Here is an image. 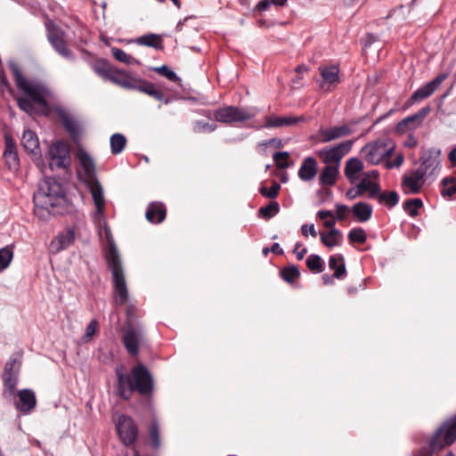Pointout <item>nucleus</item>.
Returning <instances> with one entry per match:
<instances>
[{"mask_svg": "<svg viewBox=\"0 0 456 456\" xmlns=\"http://www.w3.org/2000/svg\"><path fill=\"white\" fill-rule=\"evenodd\" d=\"M167 216L166 206L162 202H151L146 209L145 217L151 224L162 223Z\"/></svg>", "mask_w": 456, "mask_h": 456, "instance_id": "b1692460", "label": "nucleus"}, {"mask_svg": "<svg viewBox=\"0 0 456 456\" xmlns=\"http://www.w3.org/2000/svg\"><path fill=\"white\" fill-rule=\"evenodd\" d=\"M281 191V185L273 182L270 188L261 187L259 192L262 196L269 199H275Z\"/></svg>", "mask_w": 456, "mask_h": 456, "instance_id": "603ef678", "label": "nucleus"}, {"mask_svg": "<svg viewBox=\"0 0 456 456\" xmlns=\"http://www.w3.org/2000/svg\"><path fill=\"white\" fill-rule=\"evenodd\" d=\"M215 118L216 121L228 123V108H221L216 110Z\"/></svg>", "mask_w": 456, "mask_h": 456, "instance_id": "13d9d810", "label": "nucleus"}, {"mask_svg": "<svg viewBox=\"0 0 456 456\" xmlns=\"http://www.w3.org/2000/svg\"><path fill=\"white\" fill-rule=\"evenodd\" d=\"M353 144L354 141L352 140L341 142L330 149L320 151L319 156L323 163L330 164L335 162L338 167V163L351 151Z\"/></svg>", "mask_w": 456, "mask_h": 456, "instance_id": "9b49d317", "label": "nucleus"}, {"mask_svg": "<svg viewBox=\"0 0 456 456\" xmlns=\"http://www.w3.org/2000/svg\"><path fill=\"white\" fill-rule=\"evenodd\" d=\"M395 150L394 145H388L387 142L376 141L367 143L362 152L365 153V159L371 165L379 164L385 158L390 157Z\"/></svg>", "mask_w": 456, "mask_h": 456, "instance_id": "1a4fd4ad", "label": "nucleus"}, {"mask_svg": "<svg viewBox=\"0 0 456 456\" xmlns=\"http://www.w3.org/2000/svg\"><path fill=\"white\" fill-rule=\"evenodd\" d=\"M45 28L47 40L55 52L67 60H74V54L65 40V31L52 20L46 22Z\"/></svg>", "mask_w": 456, "mask_h": 456, "instance_id": "423d86ee", "label": "nucleus"}, {"mask_svg": "<svg viewBox=\"0 0 456 456\" xmlns=\"http://www.w3.org/2000/svg\"><path fill=\"white\" fill-rule=\"evenodd\" d=\"M335 208H336V215H337V216L335 218L338 219V221L346 220V213L348 211V207L344 204H336Z\"/></svg>", "mask_w": 456, "mask_h": 456, "instance_id": "4d7b16f0", "label": "nucleus"}, {"mask_svg": "<svg viewBox=\"0 0 456 456\" xmlns=\"http://www.w3.org/2000/svg\"><path fill=\"white\" fill-rule=\"evenodd\" d=\"M375 199L380 205H385L388 208H393L399 202V195L395 191H379Z\"/></svg>", "mask_w": 456, "mask_h": 456, "instance_id": "f704fd0d", "label": "nucleus"}, {"mask_svg": "<svg viewBox=\"0 0 456 456\" xmlns=\"http://www.w3.org/2000/svg\"><path fill=\"white\" fill-rule=\"evenodd\" d=\"M351 212L358 222L365 223L370 219L373 208L370 203L360 201L352 206Z\"/></svg>", "mask_w": 456, "mask_h": 456, "instance_id": "bb28decb", "label": "nucleus"}, {"mask_svg": "<svg viewBox=\"0 0 456 456\" xmlns=\"http://www.w3.org/2000/svg\"><path fill=\"white\" fill-rule=\"evenodd\" d=\"M116 429L125 446H130L136 441L139 430L137 424L130 416L121 414L118 419Z\"/></svg>", "mask_w": 456, "mask_h": 456, "instance_id": "6e6552de", "label": "nucleus"}, {"mask_svg": "<svg viewBox=\"0 0 456 456\" xmlns=\"http://www.w3.org/2000/svg\"><path fill=\"white\" fill-rule=\"evenodd\" d=\"M126 144V139L122 134H114L110 137V150L114 155L122 152Z\"/></svg>", "mask_w": 456, "mask_h": 456, "instance_id": "37998d69", "label": "nucleus"}, {"mask_svg": "<svg viewBox=\"0 0 456 456\" xmlns=\"http://www.w3.org/2000/svg\"><path fill=\"white\" fill-rule=\"evenodd\" d=\"M75 240V232L71 229L59 232L50 242L49 249L53 254H58L68 248Z\"/></svg>", "mask_w": 456, "mask_h": 456, "instance_id": "412c9836", "label": "nucleus"}, {"mask_svg": "<svg viewBox=\"0 0 456 456\" xmlns=\"http://www.w3.org/2000/svg\"><path fill=\"white\" fill-rule=\"evenodd\" d=\"M456 441V413L446 419L430 439L432 451H440Z\"/></svg>", "mask_w": 456, "mask_h": 456, "instance_id": "39448f33", "label": "nucleus"}, {"mask_svg": "<svg viewBox=\"0 0 456 456\" xmlns=\"http://www.w3.org/2000/svg\"><path fill=\"white\" fill-rule=\"evenodd\" d=\"M317 174V161L313 157H306L304 159L299 169L298 177L304 181L308 182L313 180Z\"/></svg>", "mask_w": 456, "mask_h": 456, "instance_id": "393cba45", "label": "nucleus"}, {"mask_svg": "<svg viewBox=\"0 0 456 456\" xmlns=\"http://www.w3.org/2000/svg\"><path fill=\"white\" fill-rule=\"evenodd\" d=\"M301 243L300 242H297L296 245H295V248L293 249V252L296 254V256H297V260H303L305 255L306 254L307 252V248H302Z\"/></svg>", "mask_w": 456, "mask_h": 456, "instance_id": "e2e57ef3", "label": "nucleus"}, {"mask_svg": "<svg viewBox=\"0 0 456 456\" xmlns=\"http://www.w3.org/2000/svg\"><path fill=\"white\" fill-rule=\"evenodd\" d=\"M13 257L12 248L9 246L0 249V272L6 269L11 264Z\"/></svg>", "mask_w": 456, "mask_h": 456, "instance_id": "09e8293b", "label": "nucleus"}, {"mask_svg": "<svg viewBox=\"0 0 456 456\" xmlns=\"http://www.w3.org/2000/svg\"><path fill=\"white\" fill-rule=\"evenodd\" d=\"M213 125H209L208 122L205 121H198L197 122V128L198 130H204V131H212L214 130Z\"/></svg>", "mask_w": 456, "mask_h": 456, "instance_id": "69168bd1", "label": "nucleus"}, {"mask_svg": "<svg viewBox=\"0 0 456 456\" xmlns=\"http://www.w3.org/2000/svg\"><path fill=\"white\" fill-rule=\"evenodd\" d=\"M10 69L16 87L27 96L16 99L18 107L30 116L37 113L36 106L47 110L48 88L42 83L34 82L25 77L16 63H11Z\"/></svg>", "mask_w": 456, "mask_h": 456, "instance_id": "7ed1b4c3", "label": "nucleus"}, {"mask_svg": "<svg viewBox=\"0 0 456 456\" xmlns=\"http://www.w3.org/2000/svg\"><path fill=\"white\" fill-rule=\"evenodd\" d=\"M329 268L334 272L335 279L342 280L346 276V263L342 254H334L329 257Z\"/></svg>", "mask_w": 456, "mask_h": 456, "instance_id": "a878e982", "label": "nucleus"}, {"mask_svg": "<svg viewBox=\"0 0 456 456\" xmlns=\"http://www.w3.org/2000/svg\"><path fill=\"white\" fill-rule=\"evenodd\" d=\"M319 70L326 84L333 86L339 83V69L338 66L320 67Z\"/></svg>", "mask_w": 456, "mask_h": 456, "instance_id": "7c9ffc66", "label": "nucleus"}, {"mask_svg": "<svg viewBox=\"0 0 456 456\" xmlns=\"http://www.w3.org/2000/svg\"><path fill=\"white\" fill-rule=\"evenodd\" d=\"M35 215L45 218L49 215L62 214L67 206L66 190L61 183L53 177H46L38 186L34 194Z\"/></svg>", "mask_w": 456, "mask_h": 456, "instance_id": "f03ea898", "label": "nucleus"}, {"mask_svg": "<svg viewBox=\"0 0 456 456\" xmlns=\"http://www.w3.org/2000/svg\"><path fill=\"white\" fill-rule=\"evenodd\" d=\"M78 161L83 168L81 180L84 183L97 180L95 165L91 156L84 150L77 152Z\"/></svg>", "mask_w": 456, "mask_h": 456, "instance_id": "aec40b11", "label": "nucleus"}, {"mask_svg": "<svg viewBox=\"0 0 456 456\" xmlns=\"http://www.w3.org/2000/svg\"><path fill=\"white\" fill-rule=\"evenodd\" d=\"M49 167L52 170L67 168L70 165L69 150L61 141H57L49 148Z\"/></svg>", "mask_w": 456, "mask_h": 456, "instance_id": "9d476101", "label": "nucleus"}, {"mask_svg": "<svg viewBox=\"0 0 456 456\" xmlns=\"http://www.w3.org/2000/svg\"><path fill=\"white\" fill-rule=\"evenodd\" d=\"M4 387L9 391V392H13L16 385H17V379L14 377L13 373H9V374H4Z\"/></svg>", "mask_w": 456, "mask_h": 456, "instance_id": "6e6d98bb", "label": "nucleus"}, {"mask_svg": "<svg viewBox=\"0 0 456 456\" xmlns=\"http://www.w3.org/2000/svg\"><path fill=\"white\" fill-rule=\"evenodd\" d=\"M139 92L144 93L158 101H162L165 96L161 90L157 89L153 83L147 80H143Z\"/></svg>", "mask_w": 456, "mask_h": 456, "instance_id": "79ce46f5", "label": "nucleus"}, {"mask_svg": "<svg viewBox=\"0 0 456 456\" xmlns=\"http://www.w3.org/2000/svg\"><path fill=\"white\" fill-rule=\"evenodd\" d=\"M352 134V128L349 125L344 124L328 128H320L318 131L319 140L321 142H329L342 137H346Z\"/></svg>", "mask_w": 456, "mask_h": 456, "instance_id": "f3484780", "label": "nucleus"}, {"mask_svg": "<svg viewBox=\"0 0 456 456\" xmlns=\"http://www.w3.org/2000/svg\"><path fill=\"white\" fill-rule=\"evenodd\" d=\"M99 329V322L97 320L93 319L91 322L87 324L86 328L85 334L81 337V341L84 344H87L94 338V336L97 332Z\"/></svg>", "mask_w": 456, "mask_h": 456, "instance_id": "de8ad7c7", "label": "nucleus"}, {"mask_svg": "<svg viewBox=\"0 0 456 456\" xmlns=\"http://www.w3.org/2000/svg\"><path fill=\"white\" fill-rule=\"evenodd\" d=\"M362 195L363 194H362L361 189H359L358 184H356L355 187H352V188L348 189L347 191L346 192V197L351 200H354L358 197H361Z\"/></svg>", "mask_w": 456, "mask_h": 456, "instance_id": "bf43d9fd", "label": "nucleus"}, {"mask_svg": "<svg viewBox=\"0 0 456 456\" xmlns=\"http://www.w3.org/2000/svg\"><path fill=\"white\" fill-rule=\"evenodd\" d=\"M338 167L328 165L323 167L319 176V183L322 186H332L338 175Z\"/></svg>", "mask_w": 456, "mask_h": 456, "instance_id": "c85d7f7f", "label": "nucleus"}, {"mask_svg": "<svg viewBox=\"0 0 456 456\" xmlns=\"http://www.w3.org/2000/svg\"><path fill=\"white\" fill-rule=\"evenodd\" d=\"M85 185L89 190L94 204L95 206V218L104 219L105 199L103 189L100 182L97 180L86 183Z\"/></svg>", "mask_w": 456, "mask_h": 456, "instance_id": "2eb2a0df", "label": "nucleus"}, {"mask_svg": "<svg viewBox=\"0 0 456 456\" xmlns=\"http://www.w3.org/2000/svg\"><path fill=\"white\" fill-rule=\"evenodd\" d=\"M426 175L425 171L420 168H417L410 175H404L402 179V186L405 193H419L421 190Z\"/></svg>", "mask_w": 456, "mask_h": 456, "instance_id": "dca6fc26", "label": "nucleus"}, {"mask_svg": "<svg viewBox=\"0 0 456 456\" xmlns=\"http://www.w3.org/2000/svg\"><path fill=\"white\" fill-rule=\"evenodd\" d=\"M403 160H404V157L402 153H399L396 155L395 160L392 162V161H387L386 163V167L388 168V169H392L394 167H399L402 166V164L403 163Z\"/></svg>", "mask_w": 456, "mask_h": 456, "instance_id": "052dcab7", "label": "nucleus"}, {"mask_svg": "<svg viewBox=\"0 0 456 456\" xmlns=\"http://www.w3.org/2000/svg\"><path fill=\"white\" fill-rule=\"evenodd\" d=\"M271 4L270 0H261L256 4L255 9L258 12H264L267 10Z\"/></svg>", "mask_w": 456, "mask_h": 456, "instance_id": "0e129e2a", "label": "nucleus"}, {"mask_svg": "<svg viewBox=\"0 0 456 456\" xmlns=\"http://www.w3.org/2000/svg\"><path fill=\"white\" fill-rule=\"evenodd\" d=\"M441 151L436 148H431L420 156V166L419 168L425 171L426 174L433 175L435 170L439 167L441 159Z\"/></svg>", "mask_w": 456, "mask_h": 456, "instance_id": "a211bd4d", "label": "nucleus"}, {"mask_svg": "<svg viewBox=\"0 0 456 456\" xmlns=\"http://www.w3.org/2000/svg\"><path fill=\"white\" fill-rule=\"evenodd\" d=\"M280 276L284 281L292 284L299 278L300 271L295 265H289L280 271Z\"/></svg>", "mask_w": 456, "mask_h": 456, "instance_id": "4c0bfd02", "label": "nucleus"}, {"mask_svg": "<svg viewBox=\"0 0 456 456\" xmlns=\"http://www.w3.org/2000/svg\"><path fill=\"white\" fill-rule=\"evenodd\" d=\"M117 382L114 386L115 395L124 400H131L133 394L137 393L142 397L150 399L154 393V379L149 369L142 363L134 365L130 372H126L124 364L115 368Z\"/></svg>", "mask_w": 456, "mask_h": 456, "instance_id": "f257e3e1", "label": "nucleus"}, {"mask_svg": "<svg viewBox=\"0 0 456 456\" xmlns=\"http://www.w3.org/2000/svg\"><path fill=\"white\" fill-rule=\"evenodd\" d=\"M111 53H112V55L113 57L120 61V62H123L125 64H139V61H137L136 59H134L133 56H131L130 54L126 53L125 51H123L122 49L120 48H118V47H112L111 48Z\"/></svg>", "mask_w": 456, "mask_h": 456, "instance_id": "a18cd8bd", "label": "nucleus"}, {"mask_svg": "<svg viewBox=\"0 0 456 456\" xmlns=\"http://www.w3.org/2000/svg\"><path fill=\"white\" fill-rule=\"evenodd\" d=\"M305 264L307 268L314 273H321L324 270V262L319 255H309Z\"/></svg>", "mask_w": 456, "mask_h": 456, "instance_id": "58836bf2", "label": "nucleus"}, {"mask_svg": "<svg viewBox=\"0 0 456 456\" xmlns=\"http://www.w3.org/2000/svg\"><path fill=\"white\" fill-rule=\"evenodd\" d=\"M364 168L363 162L358 158H350L346 160L344 174L351 183H354L357 176L356 175L362 171Z\"/></svg>", "mask_w": 456, "mask_h": 456, "instance_id": "cd10ccee", "label": "nucleus"}, {"mask_svg": "<svg viewBox=\"0 0 456 456\" xmlns=\"http://www.w3.org/2000/svg\"><path fill=\"white\" fill-rule=\"evenodd\" d=\"M317 216L321 220H327L328 218L330 219V217H333L334 215L331 210H320L317 213Z\"/></svg>", "mask_w": 456, "mask_h": 456, "instance_id": "338daca9", "label": "nucleus"}, {"mask_svg": "<svg viewBox=\"0 0 456 456\" xmlns=\"http://www.w3.org/2000/svg\"><path fill=\"white\" fill-rule=\"evenodd\" d=\"M21 144L26 151L36 153L39 149V141L37 134L30 129L25 130L22 134Z\"/></svg>", "mask_w": 456, "mask_h": 456, "instance_id": "c756f323", "label": "nucleus"}, {"mask_svg": "<svg viewBox=\"0 0 456 456\" xmlns=\"http://www.w3.org/2000/svg\"><path fill=\"white\" fill-rule=\"evenodd\" d=\"M116 68H114L109 61L106 60H100L97 61L94 66L93 69L94 71L100 76L102 78L105 80H110L114 70Z\"/></svg>", "mask_w": 456, "mask_h": 456, "instance_id": "c9c22d12", "label": "nucleus"}, {"mask_svg": "<svg viewBox=\"0 0 456 456\" xmlns=\"http://www.w3.org/2000/svg\"><path fill=\"white\" fill-rule=\"evenodd\" d=\"M423 207V201L419 199H409L403 203V210L411 216L415 217L419 215V209Z\"/></svg>", "mask_w": 456, "mask_h": 456, "instance_id": "ea45409f", "label": "nucleus"}, {"mask_svg": "<svg viewBox=\"0 0 456 456\" xmlns=\"http://www.w3.org/2000/svg\"><path fill=\"white\" fill-rule=\"evenodd\" d=\"M447 75L441 73L431 81L418 88L411 96L403 103V110H406L417 102H420L430 97L446 79Z\"/></svg>", "mask_w": 456, "mask_h": 456, "instance_id": "0eeeda50", "label": "nucleus"}, {"mask_svg": "<svg viewBox=\"0 0 456 456\" xmlns=\"http://www.w3.org/2000/svg\"><path fill=\"white\" fill-rule=\"evenodd\" d=\"M61 119L66 131L74 138L78 136L79 126L77 122L68 114H63Z\"/></svg>", "mask_w": 456, "mask_h": 456, "instance_id": "49530a36", "label": "nucleus"}, {"mask_svg": "<svg viewBox=\"0 0 456 456\" xmlns=\"http://www.w3.org/2000/svg\"><path fill=\"white\" fill-rule=\"evenodd\" d=\"M143 340V333L142 329H135L132 326L127 327L123 332V344L127 353L135 356L139 353V345Z\"/></svg>", "mask_w": 456, "mask_h": 456, "instance_id": "ddd939ff", "label": "nucleus"}, {"mask_svg": "<svg viewBox=\"0 0 456 456\" xmlns=\"http://www.w3.org/2000/svg\"><path fill=\"white\" fill-rule=\"evenodd\" d=\"M18 401L15 402V408L22 414H29L37 405V398L33 390L21 389L18 392Z\"/></svg>", "mask_w": 456, "mask_h": 456, "instance_id": "6ab92c4d", "label": "nucleus"}, {"mask_svg": "<svg viewBox=\"0 0 456 456\" xmlns=\"http://www.w3.org/2000/svg\"><path fill=\"white\" fill-rule=\"evenodd\" d=\"M434 451L428 447H421L414 456H432Z\"/></svg>", "mask_w": 456, "mask_h": 456, "instance_id": "774afa93", "label": "nucleus"}, {"mask_svg": "<svg viewBox=\"0 0 456 456\" xmlns=\"http://www.w3.org/2000/svg\"><path fill=\"white\" fill-rule=\"evenodd\" d=\"M441 195L444 198L452 197L456 193V179L452 176L444 177L441 181Z\"/></svg>", "mask_w": 456, "mask_h": 456, "instance_id": "a19ab883", "label": "nucleus"}, {"mask_svg": "<svg viewBox=\"0 0 456 456\" xmlns=\"http://www.w3.org/2000/svg\"><path fill=\"white\" fill-rule=\"evenodd\" d=\"M149 435L154 448H159L160 445V436H159V428L157 421H153L149 429Z\"/></svg>", "mask_w": 456, "mask_h": 456, "instance_id": "864d4df0", "label": "nucleus"}, {"mask_svg": "<svg viewBox=\"0 0 456 456\" xmlns=\"http://www.w3.org/2000/svg\"><path fill=\"white\" fill-rule=\"evenodd\" d=\"M289 154L288 151L275 152L273 154V161L277 167L285 169L289 167L288 161Z\"/></svg>", "mask_w": 456, "mask_h": 456, "instance_id": "3c124183", "label": "nucleus"}, {"mask_svg": "<svg viewBox=\"0 0 456 456\" xmlns=\"http://www.w3.org/2000/svg\"><path fill=\"white\" fill-rule=\"evenodd\" d=\"M136 43L141 45L152 47L157 50L163 49V41L159 35L147 34L136 39Z\"/></svg>", "mask_w": 456, "mask_h": 456, "instance_id": "e433bc0d", "label": "nucleus"}, {"mask_svg": "<svg viewBox=\"0 0 456 456\" xmlns=\"http://www.w3.org/2000/svg\"><path fill=\"white\" fill-rule=\"evenodd\" d=\"M255 113L248 109L230 106V124L251 119Z\"/></svg>", "mask_w": 456, "mask_h": 456, "instance_id": "72a5a7b5", "label": "nucleus"}, {"mask_svg": "<svg viewBox=\"0 0 456 456\" xmlns=\"http://www.w3.org/2000/svg\"><path fill=\"white\" fill-rule=\"evenodd\" d=\"M108 268L112 275L114 301L117 305H123L128 299V290L119 253L114 243H110L106 255Z\"/></svg>", "mask_w": 456, "mask_h": 456, "instance_id": "20e7f679", "label": "nucleus"}, {"mask_svg": "<svg viewBox=\"0 0 456 456\" xmlns=\"http://www.w3.org/2000/svg\"><path fill=\"white\" fill-rule=\"evenodd\" d=\"M357 184L362 194L368 192V197L370 199H375L379 192L381 191L379 183L378 182L368 179V177H362Z\"/></svg>", "mask_w": 456, "mask_h": 456, "instance_id": "2f4dec72", "label": "nucleus"}, {"mask_svg": "<svg viewBox=\"0 0 456 456\" xmlns=\"http://www.w3.org/2000/svg\"><path fill=\"white\" fill-rule=\"evenodd\" d=\"M157 73L162 75L163 77H167L171 82H177L180 80L176 73L173 70H171L167 66L162 65L160 67L154 68L153 69Z\"/></svg>", "mask_w": 456, "mask_h": 456, "instance_id": "5fc2aeb1", "label": "nucleus"}, {"mask_svg": "<svg viewBox=\"0 0 456 456\" xmlns=\"http://www.w3.org/2000/svg\"><path fill=\"white\" fill-rule=\"evenodd\" d=\"M430 111L431 107L428 105L421 108L416 113L406 117L397 124V131L400 133H404L408 130H415L420 127L423 124L425 118L430 113Z\"/></svg>", "mask_w": 456, "mask_h": 456, "instance_id": "4468645a", "label": "nucleus"}, {"mask_svg": "<svg viewBox=\"0 0 456 456\" xmlns=\"http://www.w3.org/2000/svg\"><path fill=\"white\" fill-rule=\"evenodd\" d=\"M306 118L304 116H268L265 118L264 125L266 128H277L282 126H292L298 123L305 122Z\"/></svg>", "mask_w": 456, "mask_h": 456, "instance_id": "4be33fe9", "label": "nucleus"}, {"mask_svg": "<svg viewBox=\"0 0 456 456\" xmlns=\"http://www.w3.org/2000/svg\"><path fill=\"white\" fill-rule=\"evenodd\" d=\"M342 233L338 229H331L327 232H321L320 239L322 243L328 248H334L340 244L339 240Z\"/></svg>", "mask_w": 456, "mask_h": 456, "instance_id": "473e14b6", "label": "nucleus"}, {"mask_svg": "<svg viewBox=\"0 0 456 456\" xmlns=\"http://www.w3.org/2000/svg\"><path fill=\"white\" fill-rule=\"evenodd\" d=\"M144 79L134 77L130 72L115 69L110 81L125 89L139 91Z\"/></svg>", "mask_w": 456, "mask_h": 456, "instance_id": "f8f14e48", "label": "nucleus"}, {"mask_svg": "<svg viewBox=\"0 0 456 456\" xmlns=\"http://www.w3.org/2000/svg\"><path fill=\"white\" fill-rule=\"evenodd\" d=\"M302 234L305 237H307L308 235H311L312 237H316L317 232L315 231L314 225L312 224H303L301 227Z\"/></svg>", "mask_w": 456, "mask_h": 456, "instance_id": "680f3d73", "label": "nucleus"}, {"mask_svg": "<svg viewBox=\"0 0 456 456\" xmlns=\"http://www.w3.org/2000/svg\"><path fill=\"white\" fill-rule=\"evenodd\" d=\"M5 150L4 159L10 170H17L20 166V159L16 151V145L10 135H4Z\"/></svg>", "mask_w": 456, "mask_h": 456, "instance_id": "5701e85b", "label": "nucleus"}, {"mask_svg": "<svg viewBox=\"0 0 456 456\" xmlns=\"http://www.w3.org/2000/svg\"><path fill=\"white\" fill-rule=\"evenodd\" d=\"M348 240L351 243H364L367 240V234L365 231L361 228H353L348 232Z\"/></svg>", "mask_w": 456, "mask_h": 456, "instance_id": "8fccbe9b", "label": "nucleus"}, {"mask_svg": "<svg viewBox=\"0 0 456 456\" xmlns=\"http://www.w3.org/2000/svg\"><path fill=\"white\" fill-rule=\"evenodd\" d=\"M280 211V205L277 201H270L268 205L261 207L258 209V214L265 219H270L278 214Z\"/></svg>", "mask_w": 456, "mask_h": 456, "instance_id": "c03bdc74", "label": "nucleus"}]
</instances>
